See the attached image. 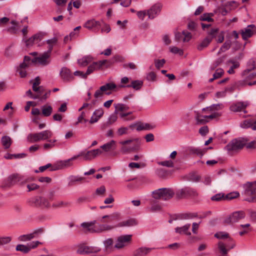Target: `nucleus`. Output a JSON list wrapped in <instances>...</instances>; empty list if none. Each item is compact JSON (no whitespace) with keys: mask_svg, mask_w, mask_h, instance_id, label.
<instances>
[{"mask_svg":"<svg viewBox=\"0 0 256 256\" xmlns=\"http://www.w3.org/2000/svg\"><path fill=\"white\" fill-rule=\"evenodd\" d=\"M81 226L91 233H102L112 230L114 226L106 224H96V220L90 222H84L81 224Z\"/></svg>","mask_w":256,"mask_h":256,"instance_id":"1","label":"nucleus"},{"mask_svg":"<svg viewBox=\"0 0 256 256\" xmlns=\"http://www.w3.org/2000/svg\"><path fill=\"white\" fill-rule=\"evenodd\" d=\"M119 144L122 146L120 150L124 154L138 151L140 148V142L137 138L120 141Z\"/></svg>","mask_w":256,"mask_h":256,"instance_id":"2","label":"nucleus"},{"mask_svg":"<svg viewBox=\"0 0 256 256\" xmlns=\"http://www.w3.org/2000/svg\"><path fill=\"white\" fill-rule=\"evenodd\" d=\"M244 194L250 196L245 198V200L250 202H256V181L247 182L244 184Z\"/></svg>","mask_w":256,"mask_h":256,"instance_id":"3","label":"nucleus"},{"mask_svg":"<svg viewBox=\"0 0 256 256\" xmlns=\"http://www.w3.org/2000/svg\"><path fill=\"white\" fill-rule=\"evenodd\" d=\"M174 191L170 188H162L152 192V196L155 199H162V200H168L174 195Z\"/></svg>","mask_w":256,"mask_h":256,"instance_id":"4","label":"nucleus"},{"mask_svg":"<svg viewBox=\"0 0 256 256\" xmlns=\"http://www.w3.org/2000/svg\"><path fill=\"white\" fill-rule=\"evenodd\" d=\"M248 140L247 138H240L232 140L226 146V148L228 151H236L242 149Z\"/></svg>","mask_w":256,"mask_h":256,"instance_id":"5","label":"nucleus"},{"mask_svg":"<svg viewBox=\"0 0 256 256\" xmlns=\"http://www.w3.org/2000/svg\"><path fill=\"white\" fill-rule=\"evenodd\" d=\"M50 55L46 52L32 60V63H38L42 66H46L50 63Z\"/></svg>","mask_w":256,"mask_h":256,"instance_id":"6","label":"nucleus"},{"mask_svg":"<svg viewBox=\"0 0 256 256\" xmlns=\"http://www.w3.org/2000/svg\"><path fill=\"white\" fill-rule=\"evenodd\" d=\"M245 212L243 211H237L226 218L224 222L226 224H230L238 222L239 220L245 217Z\"/></svg>","mask_w":256,"mask_h":256,"instance_id":"7","label":"nucleus"},{"mask_svg":"<svg viewBox=\"0 0 256 256\" xmlns=\"http://www.w3.org/2000/svg\"><path fill=\"white\" fill-rule=\"evenodd\" d=\"M132 236L130 234L122 235L118 236L116 240L114 248L120 249L126 246L132 240Z\"/></svg>","mask_w":256,"mask_h":256,"instance_id":"8","label":"nucleus"},{"mask_svg":"<svg viewBox=\"0 0 256 256\" xmlns=\"http://www.w3.org/2000/svg\"><path fill=\"white\" fill-rule=\"evenodd\" d=\"M43 232L44 229L40 228L36 230L31 234L20 236L18 239L20 241L22 242L29 241L33 238H38L40 235L42 234Z\"/></svg>","mask_w":256,"mask_h":256,"instance_id":"9","label":"nucleus"},{"mask_svg":"<svg viewBox=\"0 0 256 256\" xmlns=\"http://www.w3.org/2000/svg\"><path fill=\"white\" fill-rule=\"evenodd\" d=\"M241 34L244 40H246L249 38L256 34V26L254 24L248 26L246 28L241 30Z\"/></svg>","mask_w":256,"mask_h":256,"instance_id":"10","label":"nucleus"},{"mask_svg":"<svg viewBox=\"0 0 256 256\" xmlns=\"http://www.w3.org/2000/svg\"><path fill=\"white\" fill-rule=\"evenodd\" d=\"M100 250V248L98 247L80 246L78 248L76 252L80 254H86L91 253H96Z\"/></svg>","mask_w":256,"mask_h":256,"instance_id":"11","label":"nucleus"},{"mask_svg":"<svg viewBox=\"0 0 256 256\" xmlns=\"http://www.w3.org/2000/svg\"><path fill=\"white\" fill-rule=\"evenodd\" d=\"M162 5L161 4L157 3L154 4L150 9L147 10V15L149 19H154L158 15L161 11Z\"/></svg>","mask_w":256,"mask_h":256,"instance_id":"12","label":"nucleus"},{"mask_svg":"<svg viewBox=\"0 0 256 256\" xmlns=\"http://www.w3.org/2000/svg\"><path fill=\"white\" fill-rule=\"evenodd\" d=\"M248 105V102H238L232 104L230 106V109L233 112H243L244 113H246L247 111L246 110V108Z\"/></svg>","mask_w":256,"mask_h":256,"instance_id":"13","label":"nucleus"},{"mask_svg":"<svg viewBox=\"0 0 256 256\" xmlns=\"http://www.w3.org/2000/svg\"><path fill=\"white\" fill-rule=\"evenodd\" d=\"M102 153V151L100 149L98 148L89 150L86 153L81 152L80 154H82L80 156H83L84 160H90Z\"/></svg>","mask_w":256,"mask_h":256,"instance_id":"14","label":"nucleus"},{"mask_svg":"<svg viewBox=\"0 0 256 256\" xmlns=\"http://www.w3.org/2000/svg\"><path fill=\"white\" fill-rule=\"evenodd\" d=\"M178 194L182 197H196L198 196V192L196 190L190 187H186L181 189Z\"/></svg>","mask_w":256,"mask_h":256,"instance_id":"15","label":"nucleus"},{"mask_svg":"<svg viewBox=\"0 0 256 256\" xmlns=\"http://www.w3.org/2000/svg\"><path fill=\"white\" fill-rule=\"evenodd\" d=\"M60 74L62 79L65 82H68L74 79L71 71L66 67L62 68Z\"/></svg>","mask_w":256,"mask_h":256,"instance_id":"16","label":"nucleus"},{"mask_svg":"<svg viewBox=\"0 0 256 256\" xmlns=\"http://www.w3.org/2000/svg\"><path fill=\"white\" fill-rule=\"evenodd\" d=\"M106 62V60H100L98 62H94L88 67L86 72V74L88 75L92 74L94 71L100 68Z\"/></svg>","mask_w":256,"mask_h":256,"instance_id":"17","label":"nucleus"},{"mask_svg":"<svg viewBox=\"0 0 256 256\" xmlns=\"http://www.w3.org/2000/svg\"><path fill=\"white\" fill-rule=\"evenodd\" d=\"M104 113V110L102 108H100L95 110L94 112H93L90 120H89V122L90 124H93L94 123L96 122L99 120V119L103 116Z\"/></svg>","mask_w":256,"mask_h":256,"instance_id":"18","label":"nucleus"},{"mask_svg":"<svg viewBox=\"0 0 256 256\" xmlns=\"http://www.w3.org/2000/svg\"><path fill=\"white\" fill-rule=\"evenodd\" d=\"M143 85V82L140 80H132L130 84L126 86L121 85L120 88H132L136 90H140Z\"/></svg>","mask_w":256,"mask_h":256,"instance_id":"19","label":"nucleus"},{"mask_svg":"<svg viewBox=\"0 0 256 256\" xmlns=\"http://www.w3.org/2000/svg\"><path fill=\"white\" fill-rule=\"evenodd\" d=\"M100 26V22L94 20H88L84 24V26L88 30H92L93 28L98 30Z\"/></svg>","mask_w":256,"mask_h":256,"instance_id":"20","label":"nucleus"},{"mask_svg":"<svg viewBox=\"0 0 256 256\" xmlns=\"http://www.w3.org/2000/svg\"><path fill=\"white\" fill-rule=\"evenodd\" d=\"M256 68V60L254 59H250L247 64V68L243 71L242 75L246 76L248 73Z\"/></svg>","mask_w":256,"mask_h":256,"instance_id":"21","label":"nucleus"},{"mask_svg":"<svg viewBox=\"0 0 256 256\" xmlns=\"http://www.w3.org/2000/svg\"><path fill=\"white\" fill-rule=\"evenodd\" d=\"M190 226V224H186L182 227H177L175 228V232L179 234H184L187 236L191 235L189 229Z\"/></svg>","mask_w":256,"mask_h":256,"instance_id":"22","label":"nucleus"},{"mask_svg":"<svg viewBox=\"0 0 256 256\" xmlns=\"http://www.w3.org/2000/svg\"><path fill=\"white\" fill-rule=\"evenodd\" d=\"M100 148L106 152L114 150L116 148V142L114 140H111L110 142L102 146Z\"/></svg>","mask_w":256,"mask_h":256,"instance_id":"23","label":"nucleus"},{"mask_svg":"<svg viewBox=\"0 0 256 256\" xmlns=\"http://www.w3.org/2000/svg\"><path fill=\"white\" fill-rule=\"evenodd\" d=\"M40 40V36L36 34L25 41L26 45L27 47L32 46L35 42H38Z\"/></svg>","mask_w":256,"mask_h":256,"instance_id":"24","label":"nucleus"},{"mask_svg":"<svg viewBox=\"0 0 256 256\" xmlns=\"http://www.w3.org/2000/svg\"><path fill=\"white\" fill-rule=\"evenodd\" d=\"M153 249L154 248L141 247L136 250L134 256H145Z\"/></svg>","mask_w":256,"mask_h":256,"instance_id":"25","label":"nucleus"},{"mask_svg":"<svg viewBox=\"0 0 256 256\" xmlns=\"http://www.w3.org/2000/svg\"><path fill=\"white\" fill-rule=\"evenodd\" d=\"M116 88V84L114 82L106 83V84L102 86V90H105V94L110 95L111 94L110 92Z\"/></svg>","mask_w":256,"mask_h":256,"instance_id":"26","label":"nucleus"},{"mask_svg":"<svg viewBox=\"0 0 256 256\" xmlns=\"http://www.w3.org/2000/svg\"><path fill=\"white\" fill-rule=\"evenodd\" d=\"M27 140L30 143L40 141L39 132L31 133L28 134L27 136Z\"/></svg>","mask_w":256,"mask_h":256,"instance_id":"27","label":"nucleus"},{"mask_svg":"<svg viewBox=\"0 0 256 256\" xmlns=\"http://www.w3.org/2000/svg\"><path fill=\"white\" fill-rule=\"evenodd\" d=\"M138 224L136 220L134 218L129 219L119 223L118 226H132Z\"/></svg>","mask_w":256,"mask_h":256,"instance_id":"28","label":"nucleus"},{"mask_svg":"<svg viewBox=\"0 0 256 256\" xmlns=\"http://www.w3.org/2000/svg\"><path fill=\"white\" fill-rule=\"evenodd\" d=\"M92 60V58L90 56H86L78 60V64L82 66H86Z\"/></svg>","mask_w":256,"mask_h":256,"instance_id":"29","label":"nucleus"},{"mask_svg":"<svg viewBox=\"0 0 256 256\" xmlns=\"http://www.w3.org/2000/svg\"><path fill=\"white\" fill-rule=\"evenodd\" d=\"M28 68L27 65L24 64H20L18 68L17 72H18L21 78H25L26 75V70Z\"/></svg>","mask_w":256,"mask_h":256,"instance_id":"30","label":"nucleus"},{"mask_svg":"<svg viewBox=\"0 0 256 256\" xmlns=\"http://www.w3.org/2000/svg\"><path fill=\"white\" fill-rule=\"evenodd\" d=\"M52 132L50 130H46L39 132L40 140H46L52 136Z\"/></svg>","mask_w":256,"mask_h":256,"instance_id":"31","label":"nucleus"},{"mask_svg":"<svg viewBox=\"0 0 256 256\" xmlns=\"http://www.w3.org/2000/svg\"><path fill=\"white\" fill-rule=\"evenodd\" d=\"M82 154H78L74 156L68 160H62L64 164V167H65V168H68L71 166L72 165V161L76 160Z\"/></svg>","mask_w":256,"mask_h":256,"instance_id":"32","label":"nucleus"},{"mask_svg":"<svg viewBox=\"0 0 256 256\" xmlns=\"http://www.w3.org/2000/svg\"><path fill=\"white\" fill-rule=\"evenodd\" d=\"M224 74V70L222 68H218L214 74H213V78L209 80V82H212L214 80H216L220 78Z\"/></svg>","mask_w":256,"mask_h":256,"instance_id":"33","label":"nucleus"},{"mask_svg":"<svg viewBox=\"0 0 256 256\" xmlns=\"http://www.w3.org/2000/svg\"><path fill=\"white\" fill-rule=\"evenodd\" d=\"M212 41V38H209L208 37L206 38L198 46V49L199 50H202L204 48L206 47Z\"/></svg>","mask_w":256,"mask_h":256,"instance_id":"34","label":"nucleus"},{"mask_svg":"<svg viewBox=\"0 0 256 256\" xmlns=\"http://www.w3.org/2000/svg\"><path fill=\"white\" fill-rule=\"evenodd\" d=\"M17 174H13L8 178V185L11 186L18 183Z\"/></svg>","mask_w":256,"mask_h":256,"instance_id":"35","label":"nucleus"},{"mask_svg":"<svg viewBox=\"0 0 256 256\" xmlns=\"http://www.w3.org/2000/svg\"><path fill=\"white\" fill-rule=\"evenodd\" d=\"M50 206V204L46 198L40 196L39 201V207L42 208H49Z\"/></svg>","mask_w":256,"mask_h":256,"instance_id":"36","label":"nucleus"},{"mask_svg":"<svg viewBox=\"0 0 256 256\" xmlns=\"http://www.w3.org/2000/svg\"><path fill=\"white\" fill-rule=\"evenodd\" d=\"M231 44V41L230 40H226L220 48L218 54H219L221 52H224L227 50H229V48H230Z\"/></svg>","mask_w":256,"mask_h":256,"instance_id":"37","label":"nucleus"},{"mask_svg":"<svg viewBox=\"0 0 256 256\" xmlns=\"http://www.w3.org/2000/svg\"><path fill=\"white\" fill-rule=\"evenodd\" d=\"M70 205V203L67 202L58 201L52 204V206L54 208H58L62 207H66Z\"/></svg>","mask_w":256,"mask_h":256,"instance_id":"38","label":"nucleus"},{"mask_svg":"<svg viewBox=\"0 0 256 256\" xmlns=\"http://www.w3.org/2000/svg\"><path fill=\"white\" fill-rule=\"evenodd\" d=\"M42 114L44 116H50L52 112V108L50 106H44L42 107Z\"/></svg>","mask_w":256,"mask_h":256,"instance_id":"39","label":"nucleus"},{"mask_svg":"<svg viewBox=\"0 0 256 256\" xmlns=\"http://www.w3.org/2000/svg\"><path fill=\"white\" fill-rule=\"evenodd\" d=\"M86 112L85 111H83L81 112L80 115L78 118V121L76 123V125L78 124L79 123H86L88 120L86 118Z\"/></svg>","mask_w":256,"mask_h":256,"instance_id":"40","label":"nucleus"},{"mask_svg":"<svg viewBox=\"0 0 256 256\" xmlns=\"http://www.w3.org/2000/svg\"><path fill=\"white\" fill-rule=\"evenodd\" d=\"M2 142L5 148H8L11 145V138L8 136H4L2 138Z\"/></svg>","mask_w":256,"mask_h":256,"instance_id":"41","label":"nucleus"},{"mask_svg":"<svg viewBox=\"0 0 256 256\" xmlns=\"http://www.w3.org/2000/svg\"><path fill=\"white\" fill-rule=\"evenodd\" d=\"M18 183L22 185L29 182L31 180V178H27L25 176H20V174H17Z\"/></svg>","mask_w":256,"mask_h":256,"instance_id":"42","label":"nucleus"},{"mask_svg":"<svg viewBox=\"0 0 256 256\" xmlns=\"http://www.w3.org/2000/svg\"><path fill=\"white\" fill-rule=\"evenodd\" d=\"M210 199L216 202L225 200V194L222 192L218 193L212 196Z\"/></svg>","mask_w":256,"mask_h":256,"instance_id":"43","label":"nucleus"},{"mask_svg":"<svg viewBox=\"0 0 256 256\" xmlns=\"http://www.w3.org/2000/svg\"><path fill=\"white\" fill-rule=\"evenodd\" d=\"M16 251L21 252L24 254H27L30 252V248H28V244H18L16 246Z\"/></svg>","mask_w":256,"mask_h":256,"instance_id":"44","label":"nucleus"},{"mask_svg":"<svg viewBox=\"0 0 256 256\" xmlns=\"http://www.w3.org/2000/svg\"><path fill=\"white\" fill-rule=\"evenodd\" d=\"M84 179V177L72 176L69 178L70 182H68V186H72L74 182H82Z\"/></svg>","mask_w":256,"mask_h":256,"instance_id":"45","label":"nucleus"},{"mask_svg":"<svg viewBox=\"0 0 256 256\" xmlns=\"http://www.w3.org/2000/svg\"><path fill=\"white\" fill-rule=\"evenodd\" d=\"M114 240L112 238H107L103 242V244L106 250H108L112 248Z\"/></svg>","mask_w":256,"mask_h":256,"instance_id":"46","label":"nucleus"},{"mask_svg":"<svg viewBox=\"0 0 256 256\" xmlns=\"http://www.w3.org/2000/svg\"><path fill=\"white\" fill-rule=\"evenodd\" d=\"M224 106L222 104H214L206 108H204L202 110H209L210 111L212 110H218L223 108Z\"/></svg>","mask_w":256,"mask_h":256,"instance_id":"47","label":"nucleus"},{"mask_svg":"<svg viewBox=\"0 0 256 256\" xmlns=\"http://www.w3.org/2000/svg\"><path fill=\"white\" fill-rule=\"evenodd\" d=\"M197 216V214L195 213H184L181 214L180 218L183 220L192 219Z\"/></svg>","mask_w":256,"mask_h":256,"instance_id":"48","label":"nucleus"},{"mask_svg":"<svg viewBox=\"0 0 256 256\" xmlns=\"http://www.w3.org/2000/svg\"><path fill=\"white\" fill-rule=\"evenodd\" d=\"M240 196V193L238 192H230L227 194H225V200H232L234 198H237Z\"/></svg>","mask_w":256,"mask_h":256,"instance_id":"49","label":"nucleus"},{"mask_svg":"<svg viewBox=\"0 0 256 256\" xmlns=\"http://www.w3.org/2000/svg\"><path fill=\"white\" fill-rule=\"evenodd\" d=\"M12 240L10 236H0V246L9 244Z\"/></svg>","mask_w":256,"mask_h":256,"instance_id":"50","label":"nucleus"},{"mask_svg":"<svg viewBox=\"0 0 256 256\" xmlns=\"http://www.w3.org/2000/svg\"><path fill=\"white\" fill-rule=\"evenodd\" d=\"M212 16V13H206L200 16V20L202 21L212 22L213 19L211 18Z\"/></svg>","mask_w":256,"mask_h":256,"instance_id":"51","label":"nucleus"},{"mask_svg":"<svg viewBox=\"0 0 256 256\" xmlns=\"http://www.w3.org/2000/svg\"><path fill=\"white\" fill-rule=\"evenodd\" d=\"M114 108L116 110L121 112L126 110L129 109V107L128 106L122 104H114Z\"/></svg>","mask_w":256,"mask_h":256,"instance_id":"52","label":"nucleus"},{"mask_svg":"<svg viewBox=\"0 0 256 256\" xmlns=\"http://www.w3.org/2000/svg\"><path fill=\"white\" fill-rule=\"evenodd\" d=\"M252 122L250 120H244L240 123V126L241 128H252Z\"/></svg>","mask_w":256,"mask_h":256,"instance_id":"53","label":"nucleus"},{"mask_svg":"<svg viewBox=\"0 0 256 256\" xmlns=\"http://www.w3.org/2000/svg\"><path fill=\"white\" fill-rule=\"evenodd\" d=\"M204 116L197 114L196 119L198 124H203L208 122L206 118H204Z\"/></svg>","mask_w":256,"mask_h":256,"instance_id":"54","label":"nucleus"},{"mask_svg":"<svg viewBox=\"0 0 256 256\" xmlns=\"http://www.w3.org/2000/svg\"><path fill=\"white\" fill-rule=\"evenodd\" d=\"M66 168L64 166V164L62 160L58 162L57 163H56L52 168L51 170H62Z\"/></svg>","mask_w":256,"mask_h":256,"instance_id":"55","label":"nucleus"},{"mask_svg":"<svg viewBox=\"0 0 256 256\" xmlns=\"http://www.w3.org/2000/svg\"><path fill=\"white\" fill-rule=\"evenodd\" d=\"M40 198V196H36L31 198L29 201L30 204L32 206L39 207Z\"/></svg>","mask_w":256,"mask_h":256,"instance_id":"56","label":"nucleus"},{"mask_svg":"<svg viewBox=\"0 0 256 256\" xmlns=\"http://www.w3.org/2000/svg\"><path fill=\"white\" fill-rule=\"evenodd\" d=\"M214 237L218 239H223L228 238V234L226 232H218L214 234Z\"/></svg>","mask_w":256,"mask_h":256,"instance_id":"57","label":"nucleus"},{"mask_svg":"<svg viewBox=\"0 0 256 256\" xmlns=\"http://www.w3.org/2000/svg\"><path fill=\"white\" fill-rule=\"evenodd\" d=\"M165 63L166 60L164 59L154 60L155 66L158 69H160V68L163 67Z\"/></svg>","mask_w":256,"mask_h":256,"instance_id":"58","label":"nucleus"},{"mask_svg":"<svg viewBox=\"0 0 256 256\" xmlns=\"http://www.w3.org/2000/svg\"><path fill=\"white\" fill-rule=\"evenodd\" d=\"M42 244V242L36 240V241L32 242H31L28 244V248H30V251L32 249H34V248H36V247H38L40 244Z\"/></svg>","mask_w":256,"mask_h":256,"instance_id":"59","label":"nucleus"},{"mask_svg":"<svg viewBox=\"0 0 256 256\" xmlns=\"http://www.w3.org/2000/svg\"><path fill=\"white\" fill-rule=\"evenodd\" d=\"M224 60L222 58H220L216 60L212 66L210 67L211 70H214L222 62H223Z\"/></svg>","mask_w":256,"mask_h":256,"instance_id":"60","label":"nucleus"},{"mask_svg":"<svg viewBox=\"0 0 256 256\" xmlns=\"http://www.w3.org/2000/svg\"><path fill=\"white\" fill-rule=\"evenodd\" d=\"M102 86H101L100 88L96 90L94 94V96L96 98H99L102 97L104 94H105L104 90H102Z\"/></svg>","mask_w":256,"mask_h":256,"instance_id":"61","label":"nucleus"},{"mask_svg":"<svg viewBox=\"0 0 256 256\" xmlns=\"http://www.w3.org/2000/svg\"><path fill=\"white\" fill-rule=\"evenodd\" d=\"M158 164L168 168H172L174 166V163L170 160L160 162H158Z\"/></svg>","mask_w":256,"mask_h":256,"instance_id":"62","label":"nucleus"},{"mask_svg":"<svg viewBox=\"0 0 256 256\" xmlns=\"http://www.w3.org/2000/svg\"><path fill=\"white\" fill-rule=\"evenodd\" d=\"M50 143L49 144H44V148L46 150L50 149L54 146V143L56 142V140H48Z\"/></svg>","mask_w":256,"mask_h":256,"instance_id":"63","label":"nucleus"},{"mask_svg":"<svg viewBox=\"0 0 256 256\" xmlns=\"http://www.w3.org/2000/svg\"><path fill=\"white\" fill-rule=\"evenodd\" d=\"M182 32H183V36H184L183 42H188L192 38L191 34L188 32H186L184 30Z\"/></svg>","mask_w":256,"mask_h":256,"instance_id":"64","label":"nucleus"}]
</instances>
